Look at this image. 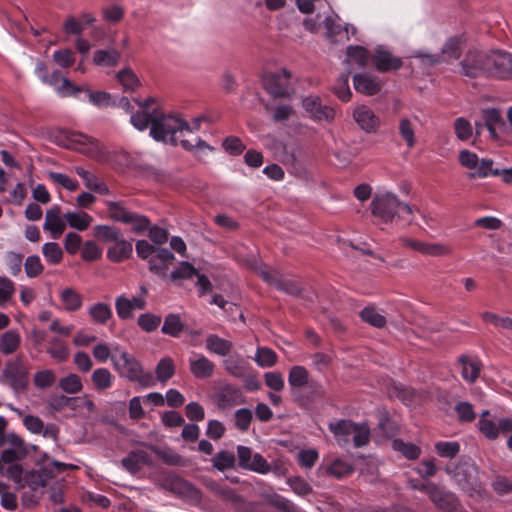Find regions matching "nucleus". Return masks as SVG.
Listing matches in <instances>:
<instances>
[{"label": "nucleus", "mask_w": 512, "mask_h": 512, "mask_svg": "<svg viewBox=\"0 0 512 512\" xmlns=\"http://www.w3.org/2000/svg\"><path fill=\"white\" fill-rule=\"evenodd\" d=\"M329 429L337 443L345 447L352 440L356 447H361L369 442L370 430L366 424H356L350 420L331 422Z\"/></svg>", "instance_id": "7ed1b4c3"}, {"label": "nucleus", "mask_w": 512, "mask_h": 512, "mask_svg": "<svg viewBox=\"0 0 512 512\" xmlns=\"http://www.w3.org/2000/svg\"><path fill=\"white\" fill-rule=\"evenodd\" d=\"M173 490L179 494H182L186 497H188L191 500H198L199 499V492L198 490L193 487L188 482L182 480V479H176L173 484Z\"/></svg>", "instance_id": "338daca9"}, {"label": "nucleus", "mask_w": 512, "mask_h": 512, "mask_svg": "<svg viewBox=\"0 0 512 512\" xmlns=\"http://www.w3.org/2000/svg\"><path fill=\"white\" fill-rule=\"evenodd\" d=\"M106 206L108 209L109 217L118 222L126 224L131 211H129L122 202L119 201H107Z\"/></svg>", "instance_id": "ea45409f"}, {"label": "nucleus", "mask_w": 512, "mask_h": 512, "mask_svg": "<svg viewBox=\"0 0 512 512\" xmlns=\"http://www.w3.org/2000/svg\"><path fill=\"white\" fill-rule=\"evenodd\" d=\"M465 42L463 36H452L446 40L441 48V55L430 54L421 52L417 55V58L425 65H436L441 62V57L448 59H457L460 55L462 46Z\"/></svg>", "instance_id": "1a4fd4ad"}, {"label": "nucleus", "mask_w": 512, "mask_h": 512, "mask_svg": "<svg viewBox=\"0 0 512 512\" xmlns=\"http://www.w3.org/2000/svg\"><path fill=\"white\" fill-rule=\"evenodd\" d=\"M333 92L343 102L351 99L352 91L349 87V73L341 74L333 86Z\"/></svg>", "instance_id": "79ce46f5"}, {"label": "nucleus", "mask_w": 512, "mask_h": 512, "mask_svg": "<svg viewBox=\"0 0 512 512\" xmlns=\"http://www.w3.org/2000/svg\"><path fill=\"white\" fill-rule=\"evenodd\" d=\"M398 131H399V135L401 136L403 141L406 143L408 148H412L415 146V144L417 142L416 134H415V126L409 118L402 117L399 120Z\"/></svg>", "instance_id": "4c0bfd02"}, {"label": "nucleus", "mask_w": 512, "mask_h": 512, "mask_svg": "<svg viewBox=\"0 0 512 512\" xmlns=\"http://www.w3.org/2000/svg\"><path fill=\"white\" fill-rule=\"evenodd\" d=\"M459 365L461 366V375L464 380L474 382L479 377L480 365L476 360L461 357Z\"/></svg>", "instance_id": "58836bf2"}, {"label": "nucleus", "mask_w": 512, "mask_h": 512, "mask_svg": "<svg viewBox=\"0 0 512 512\" xmlns=\"http://www.w3.org/2000/svg\"><path fill=\"white\" fill-rule=\"evenodd\" d=\"M65 220L67 226L78 231L86 230L93 222L92 216L81 210L66 212Z\"/></svg>", "instance_id": "c85d7f7f"}, {"label": "nucleus", "mask_w": 512, "mask_h": 512, "mask_svg": "<svg viewBox=\"0 0 512 512\" xmlns=\"http://www.w3.org/2000/svg\"><path fill=\"white\" fill-rule=\"evenodd\" d=\"M459 73L468 78L489 77V52L469 50L460 62Z\"/></svg>", "instance_id": "423d86ee"}, {"label": "nucleus", "mask_w": 512, "mask_h": 512, "mask_svg": "<svg viewBox=\"0 0 512 512\" xmlns=\"http://www.w3.org/2000/svg\"><path fill=\"white\" fill-rule=\"evenodd\" d=\"M458 161L460 165L469 170L468 177L487 178L491 176L492 166L494 164L492 159L479 158L478 155L468 149H463L459 152Z\"/></svg>", "instance_id": "0eeeda50"}, {"label": "nucleus", "mask_w": 512, "mask_h": 512, "mask_svg": "<svg viewBox=\"0 0 512 512\" xmlns=\"http://www.w3.org/2000/svg\"><path fill=\"white\" fill-rule=\"evenodd\" d=\"M114 354L111 362L121 377H125L130 381H136L145 384L143 370L140 362L131 354L127 353L115 344Z\"/></svg>", "instance_id": "20e7f679"}, {"label": "nucleus", "mask_w": 512, "mask_h": 512, "mask_svg": "<svg viewBox=\"0 0 512 512\" xmlns=\"http://www.w3.org/2000/svg\"><path fill=\"white\" fill-rule=\"evenodd\" d=\"M309 382V373L303 366H293L289 371L288 383L293 390L302 389Z\"/></svg>", "instance_id": "e433bc0d"}, {"label": "nucleus", "mask_w": 512, "mask_h": 512, "mask_svg": "<svg viewBox=\"0 0 512 512\" xmlns=\"http://www.w3.org/2000/svg\"><path fill=\"white\" fill-rule=\"evenodd\" d=\"M360 315L364 322L374 327L381 328L386 324V318L374 307L364 308Z\"/></svg>", "instance_id": "49530a36"}, {"label": "nucleus", "mask_w": 512, "mask_h": 512, "mask_svg": "<svg viewBox=\"0 0 512 512\" xmlns=\"http://www.w3.org/2000/svg\"><path fill=\"white\" fill-rule=\"evenodd\" d=\"M452 252L450 245L442 242H423L421 253L427 256H445Z\"/></svg>", "instance_id": "09e8293b"}, {"label": "nucleus", "mask_w": 512, "mask_h": 512, "mask_svg": "<svg viewBox=\"0 0 512 512\" xmlns=\"http://www.w3.org/2000/svg\"><path fill=\"white\" fill-rule=\"evenodd\" d=\"M132 251V243L121 235L108 248L107 258L112 262L119 263L128 259L132 255Z\"/></svg>", "instance_id": "4be33fe9"}, {"label": "nucleus", "mask_w": 512, "mask_h": 512, "mask_svg": "<svg viewBox=\"0 0 512 512\" xmlns=\"http://www.w3.org/2000/svg\"><path fill=\"white\" fill-rule=\"evenodd\" d=\"M291 74L287 69L267 74L264 78V86L268 93L276 97L288 96L291 91Z\"/></svg>", "instance_id": "f8f14e48"}, {"label": "nucleus", "mask_w": 512, "mask_h": 512, "mask_svg": "<svg viewBox=\"0 0 512 512\" xmlns=\"http://www.w3.org/2000/svg\"><path fill=\"white\" fill-rule=\"evenodd\" d=\"M454 131L457 138L461 141H467L473 135V127L471 123L463 117H459L455 120Z\"/></svg>", "instance_id": "13d9d810"}, {"label": "nucleus", "mask_w": 512, "mask_h": 512, "mask_svg": "<svg viewBox=\"0 0 512 512\" xmlns=\"http://www.w3.org/2000/svg\"><path fill=\"white\" fill-rule=\"evenodd\" d=\"M205 347L210 353L226 356L232 349V343L216 334H210L206 338Z\"/></svg>", "instance_id": "7c9ffc66"}, {"label": "nucleus", "mask_w": 512, "mask_h": 512, "mask_svg": "<svg viewBox=\"0 0 512 512\" xmlns=\"http://www.w3.org/2000/svg\"><path fill=\"white\" fill-rule=\"evenodd\" d=\"M120 57L116 49H100L94 52L93 62L97 66L112 67L119 62Z\"/></svg>", "instance_id": "473e14b6"}, {"label": "nucleus", "mask_w": 512, "mask_h": 512, "mask_svg": "<svg viewBox=\"0 0 512 512\" xmlns=\"http://www.w3.org/2000/svg\"><path fill=\"white\" fill-rule=\"evenodd\" d=\"M373 61L376 69L380 72L397 70L401 67L402 61L394 56L386 47L377 46L374 50Z\"/></svg>", "instance_id": "a211bd4d"}, {"label": "nucleus", "mask_w": 512, "mask_h": 512, "mask_svg": "<svg viewBox=\"0 0 512 512\" xmlns=\"http://www.w3.org/2000/svg\"><path fill=\"white\" fill-rule=\"evenodd\" d=\"M174 373L175 367L171 358L165 357L159 361L156 368V376L159 381L166 382Z\"/></svg>", "instance_id": "6e6d98bb"}, {"label": "nucleus", "mask_w": 512, "mask_h": 512, "mask_svg": "<svg viewBox=\"0 0 512 512\" xmlns=\"http://www.w3.org/2000/svg\"><path fill=\"white\" fill-rule=\"evenodd\" d=\"M42 253L47 262L58 264L63 258V251L58 243L48 242L42 247Z\"/></svg>", "instance_id": "8fccbe9b"}, {"label": "nucleus", "mask_w": 512, "mask_h": 512, "mask_svg": "<svg viewBox=\"0 0 512 512\" xmlns=\"http://www.w3.org/2000/svg\"><path fill=\"white\" fill-rule=\"evenodd\" d=\"M371 60L369 51L363 46L351 45L346 50V62L348 65H356L358 68L366 67Z\"/></svg>", "instance_id": "a878e982"}, {"label": "nucleus", "mask_w": 512, "mask_h": 512, "mask_svg": "<svg viewBox=\"0 0 512 512\" xmlns=\"http://www.w3.org/2000/svg\"><path fill=\"white\" fill-rule=\"evenodd\" d=\"M80 87L82 88V92H86L89 102L94 106L102 108L110 106L112 104V96L110 93L105 91L92 92L84 86Z\"/></svg>", "instance_id": "a18cd8bd"}, {"label": "nucleus", "mask_w": 512, "mask_h": 512, "mask_svg": "<svg viewBox=\"0 0 512 512\" xmlns=\"http://www.w3.org/2000/svg\"><path fill=\"white\" fill-rule=\"evenodd\" d=\"M237 456L239 466L259 473L267 474L271 471V467L268 462L259 453H254L251 448L239 445L237 447Z\"/></svg>", "instance_id": "9b49d317"}, {"label": "nucleus", "mask_w": 512, "mask_h": 512, "mask_svg": "<svg viewBox=\"0 0 512 512\" xmlns=\"http://www.w3.org/2000/svg\"><path fill=\"white\" fill-rule=\"evenodd\" d=\"M48 177L55 184L62 186L68 191H75L78 188V182L65 174L58 172H49Z\"/></svg>", "instance_id": "774afa93"}, {"label": "nucleus", "mask_w": 512, "mask_h": 512, "mask_svg": "<svg viewBox=\"0 0 512 512\" xmlns=\"http://www.w3.org/2000/svg\"><path fill=\"white\" fill-rule=\"evenodd\" d=\"M115 77L125 92H133L140 86V80L131 68L120 70Z\"/></svg>", "instance_id": "72a5a7b5"}, {"label": "nucleus", "mask_w": 512, "mask_h": 512, "mask_svg": "<svg viewBox=\"0 0 512 512\" xmlns=\"http://www.w3.org/2000/svg\"><path fill=\"white\" fill-rule=\"evenodd\" d=\"M371 209L383 221H389L396 215L404 220H411L412 208L390 192L378 193L371 203Z\"/></svg>", "instance_id": "f03ea898"}, {"label": "nucleus", "mask_w": 512, "mask_h": 512, "mask_svg": "<svg viewBox=\"0 0 512 512\" xmlns=\"http://www.w3.org/2000/svg\"><path fill=\"white\" fill-rule=\"evenodd\" d=\"M435 449L439 456L452 458L460 451V445L456 441H440L435 444Z\"/></svg>", "instance_id": "e2e57ef3"}, {"label": "nucleus", "mask_w": 512, "mask_h": 512, "mask_svg": "<svg viewBox=\"0 0 512 512\" xmlns=\"http://www.w3.org/2000/svg\"><path fill=\"white\" fill-rule=\"evenodd\" d=\"M103 19L109 23L120 22L125 14V10L122 6L117 4H111L103 8L102 10Z\"/></svg>", "instance_id": "69168bd1"}, {"label": "nucleus", "mask_w": 512, "mask_h": 512, "mask_svg": "<svg viewBox=\"0 0 512 512\" xmlns=\"http://www.w3.org/2000/svg\"><path fill=\"white\" fill-rule=\"evenodd\" d=\"M184 324L176 314H169L164 320L162 332L173 337H177L183 330Z\"/></svg>", "instance_id": "de8ad7c7"}, {"label": "nucleus", "mask_w": 512, "mask_h": 512, "mask_svg": "<svg viewBox=\"0 0 512 512\" xmlns=\"http://www.w3.org/2000/svg\"><path fill=\"white\" fill-rule=\"evenodd\" d=\"M115 309L120 319L126 320L133 317L134 309L132 308L131 303L129 302V298H127L124 295H121L116 298Z\"/></svg>", "instance_id": "0e129e2a"}, {"label": "nucleus", "mask_w": 512, "mask_h": 512, "mask_svg": "<svg viewBox=\"0 0 512 512\" xmlns=\"http://www.w3.org/2000/svg\"><path fill=\"white\" fill-rule=\"evenodd\" d=\"M3 376L15 393L24 391L28 385V371L20 359L7 362L3 370Z\"/></svg>", "instance_id": "ddd939ff"}, {"label": "nucleus", "mask_w": 512, "mask_h": 512, "mask_svg": "<svg viewBox=\"0 0 512 512\" xmlns=\"http://www.w3.org/2000/svg\"><path fill=\"white\" fill-rule=\"evenodd\" d=\"M49 78L55 82V85L52 86L55 88L56 92L63 97H78L82 92V88L80 86H76L67 78L61 77L58 71H54L49 75Z\"/></svg>", "instance_id": "b1692460"}, {"label": "nucleus", "mask_w": 512, "mask_h": 512, "mask_svg": "<svg viewBox=\"0 0 512 512\" xmlns=\"http://www.w3.org/2000/svg\"><path fill=\"white\" fill-rule=\"evenodd\" d=\"M67 226L65 214H61L59 206H53L47 210L43 229L49 231L53 239H58Z\"/></svg>", "instance_id": "f3484780"}, {"label": "nucleus", "mask_w": 512, "mask_h": 512, "mask_svg": "<svg viewBox=\"0 0 512 512\" xmlns=\"http://www.w3.org/2000/svg\"><path fill=\"white\" fill-rule=\"evenodd\" d=\"M445 471L466 492L472 495L480 491L477 467L470 461H462L459 464H448Z\"/></svg>", "instance_id": "39448f33"}, {"label": "nucleus", "mask_w": 512, "mask_h": 512, "mask_svg": "<svg viewBox=\"0 0 512 512\" xmlns=\"http://www.w3.org/2000/svg\"><path fill=\"white\" fill-rule=\"evenodd\" d=\"M47 354L56 362H65L70 356V349L59 338H53L47 348Z\"/></svg>", "instance_id": "c9c22d12"}, {"label": "nucleus", "mask_w": 512, "mask_h": 512, "mask_svg": "<svg viewBox=\"0 0 512 512\" xmlns=\"http://www.w3.org/2000/svg\"><path fill=\"white\" fill-rule=\"evenodd\" d=\"M53 62L61 68H68L75 63V53L70 49H59L52 55Z\"/></svg>", "instance_id": "3c124183"}, {"label": "nucleus", "mask_w": 512, "mask_h": 512, "mask_svg": "<svg viewBox=\"0 0 512 512\" xmlns=\"http://www.w3.org/2000/svg\"><path fill=\"white\" fill-rule=\"evenodd\" d=\"M212 462L215 468L223 471L226 469H230L234 466L235 457L234 454L231 452L221 451L213 457Z\"/></svg>", "instance_id": "680f3d73"}, {"label": "nucleus", "mask_w": 512, "mask_h": 512, "mask_svg": "<svg viewBox=\"0 0 512 512\" xmlns=\"http://www.w3.org/2000/svg\"><path fill=\"white\" fill-rule=\"evenodd\" d=\"M56 380V375L51 369H43L34 374L33 382L37 388L45 389L51 387Z\"/></svg>", "instance_id": "864d4df0"}, {"label": "nucleus", "mask_w": 512, "mask_h": 512, "mask_svg": "<svg viewBox=\"0 0 512 512\" xmlns=\"http://www.w3.org/2000/svg\"><path fill=\"white\" fill-rule=\"evenodd\" d=\"M189 367L191 373L200 379L209 378L213 375L215 365L202 354L192 353L189 358Z\"/></svg>", "instance_id": "aec40b11"}, {"label": "nucleus", "mask_w": 512, "mask_h": 512, "mask_svg": "<svg viewBox=\"0 0 512 512\" xmlns=\"http://www.w3.org/2000/svg\"><path fill=\"white\" fill-rule=\"evenodd\" d=\"M240 403H242V394L237 387L227 385L217 395V404L220 408H231Z\"/></svg>", "instance_id": "393cba45"}, {"label": "nucleus", "mask_w": 512, "mask_h": 512, "mask_svg": "<svg viewBox=\"0 0 512 512\" xmlns=\"http://www.w3.org/2000/svg\"><path fill=\"white\" fill-rule=\"evenodd\" d=\"M139 111L130 116V123L139 131H144L150 125V136L166 144H180L186 150L212 151L213 148L199 137L192 141L185 138L187 122L174 114H166L158 108L151 107L153 98L143 102L136 100Z\"/></svg>", "instance_id": "f257e3e1"}, {"label": "nucleus", "mask_w": 512, "mask_h": 512, "mask_svg": "<svg viewBox=\"0 0 512 512\" xmlns=\"http://www.w3.org/2000/svg\"><path fill=\"white\" fill-rule=\"evenodd\" d=\"M489 77L506 80L512 78V54L502 50L489 52Z\"/></svg>", "instance_id": "9d476101"}, {"label": "nucleus", "mask_w": 512, "mask_h": 512, "mask_svg": "<svg viewBox=\"0 0 512 512\" xmlns=\"http://www.w3.org/2000/svg\"><path fill=\"white\" fill-rule=\"evenodd\" d=\"M91 321L98 325H105L112 318V309L109 304L97 302L87 309Z\"/></svg>", "instance_id": "cd10ccee"}, {"label": "nucleus", "mask_w": 512, "mask_h": 512, "mask_svg": "<svg viewBox=\"0 0 512 512\" xmlns=\"http://www.w3.org/2000/svg\"><path fill=\"white\" fill-rule=\"evenodd\" d=\"M71 143L74 149H77L83 153H89L95 148V141L83 134H72Z\"/></svg>", "instance_id": "bf43d9fd"}, {"label": "nucleus", "mask_w": 512, "mask_h": 512, "mask_svg": "<svg viewBox=\"0 0 512 512\" xmlns=\"http://www.w3.org/2000/svg\"><path fill=\"white\" fill-rule=\"evenodd\" d=\"M427 494L429 495L431 501L444 511H451L455 507V496L451 493L443 491L431 482H429V490H427Z\"/></svg>", "instance_id": "5701e85b"}, {"label": "nucleus", "mask_w": 512, "mask_h": 512, "mask_svg": "<svg viewBox=\"0 0 512 512\" xmlns=\"http://www.w3.org/2000/svg\"><path fill=\"white\" fill-rule=\"evenodd\" d=\"M59 387L68 394L79 393L82 388V380L79 375L70 373L59 380Z\"/></svg>", "instance_id": "a19ab883"}, {"label": "nucleus", "mask_w": 512, "mask_h": 512, "mask_svg": "<svg viewBox=\"0 0 512 512\" xmlns=\"http://www.w3.org/2000/svg\"><path fill=\"white\" fill-rule=\"evenodd\" d=\"M197 275V271L193 265L188 262H182L175 270L169 275L172 281L191 279Z\"/></svg>", "instance_id": "4d7b16f0"}, {"label": "nucleus", "mask_w": 512, "mask_h": 512, "mask_svg": "<svg viewBox=\"0 0 512 512\" xmlns=\"http://www.w3.org/2000/svg\"><path fill=\"white\" fill-rule=\"evenodd\" d=\"M160 248L161 247L159 246L150 244L147 240H138L135 245L138 257L146 260L147 263L151 260V258H153L154 254H156Z\"/></svg>", "instance_id": "052dcab7"}, {"label": "nucleus", "mask_w": 512, "mask_h": 512, "mask_svg": "<svg viewBox=\"0 0 512 512\" xmlns=\"http://www.w3.org/2000/svg\"><path fill=\"white\" fill-rule=\"evenodd\" d=\"M20 343L21 336L17 331H6L0 338V351L5 355L12 354L18 350Z\"/></svg>", "instance_id": "f704fd0d"}, {"label": "nucleus", "mask_w": 512, "mask_h": 512, "mask_svg": "<svg viewBox=\"0 0 512 512\" xmlns=\"http://www.w3.org/2000/svg\"><path fill=\"white\" fill-rule=\"evenodd\" d=\"M394 450L400 452L407 459L413 460L419 457L420 448L411 443H405L402 440L395 439L392 442Z\"/></svg>", "instance_id": "603ef678"}, {"label": "nucleus", "mask_w": 512, "mask_h": 512, "mask_svg": "<svg viewBox=\"0 0 512 512\" xmlns=\"http://www.w3.org/2000/svg\"><path fill=\"white\" fill-rule=\"evenodd\" d=\"M324 25L327 30L328 36L335 42L349 39V34H355L356 29L353 25L345 24L344 26L338 23V17H327L324 20Z\"/></svg>", "instance_id": "412c9836"}, {"label": "nucleus", "mask_w": 512, "mask_h": 512, "mask_svg": "<svg viewBox=\"0 0 512 512\" xmlns=\"http://www.w3.org/2000/svg\"><path fill=\"white\" fill-rule=\"evenodd\" d=\"M60 300L63 309L67 312H75L83 305V296L77 290L66 287L60 292Z\"/></svg>", "instance_id": "bb28decb"}, {"label": "nucleus", "mask_w": 512, "mask_h": 512, "mask_svg": "<svg viewBox=\"0 0 512 512\" xmlns=\"http://www.w3.org/2000/svg\"><path fill=\"white\" fill-rule=\"evenodd\" d=\"M353 119L366 133H374L380 126V118L366 105H358L353 110Z\"/></svg>", "instance_id": "4468645a"}, {"label": "nucleus", "mask_w": 512, "mask_h": 512, "mask_svg": "<svg viewBox=\"0 0 512 512\" xmlns=\"http://www.w3.org/2000/svg\"><path fill=\"white\" fill-rule=\"evenodd\" d=\"M224 367L228 373L237 377L244 378L247 374V365L240 357H230L224 361Z\"/></svg>", "instance_id": "37998d69"}, {"label": "nucleus", "mask_w": 512, "mask_h": 512, "mask_svg": "<svg viewBox=\"0 0 512 512\" xmlns=\"http://www.w3.org/2000/svg\"><path fill=\"white\" fill-rule=\"evenodd\" d=\"M478 428L486 438L494 440L500 434L512 431V418H499L485 410L480 414Z\"/></svg>", "instance_id": "6e6552de"}, {"label": "nucleus", "mask_w": 512, "mask_h": 512, "mask_svg": "<svg viewBox=\"0 0 512 512\" xmlns=\"http://www.w3.org/2000/svg\"><path fill=\"white\" fill-rule=\"evenodd\" d=\"M115 377L107 368H98L93 371L91 381L97 391H105L113 386Z\"/></svg>", "instance_id": "2f4dec72"}, {"label": "nucleus", "mask_w": 512, "mask_h": 512, "mask_svg": "<svg viewBox=\"0 0 512 512\" xmlns=\"http://www.w3.org/2000/svg\"><path fill=\"white\" fill-rule=\"evenodd\" d=\"M303 108L311 118L317 121H331L334 119L335 111L333 108L323 105L317 96H308L303 99Z\"/></svg>", "instance_id": "2eb2a0df"}, {"label": "nucleus", "mask_w": 512, "mask_h": 512, "mask_svg": "<svg viewBox=\"0 0 512 512\" xmlns=\"http://www.w3.org/2000/svg\"><path fill=\"white\" fill-rule=\"evenodd\" d=\"M94 235L104 242H114L122 235L119 229L108 225H97L94 227Z\"/></svg>", "instance_id": "5fc2aeb1"}, {"label": "nucleus", "mask_w": 512, "mask_h": 512, "mask_svg": "<svg viewBox=\"0 0 512 512\" xmlns=\"http://www.w3.org/2000/svg\"><path fill=\"white\" fill-rule=\"evenodd\" d=\"M254 360L259 367L268 368L272 367L277 362V355L270 348L258 347Z\"/></svg>", "instance_id": "c03bdc74"}, {"label": "nucleus", "mask_w": 512, "mask_h": 512, "mask_svg": "<svg viewBox=\"0 0 512 512\" xmlns=\"http://www.w3.org/2000/svg\"><path fill=\"white\" fill-rule=\"evenodd\" d=\"M353 85L357 92L367 96L378 94L382 89L381 80L368 73H357L353 76Z\"/></svg>", "instance_id": "6ab92c4d"}, {"label": "nucleus", "mask_w": 512, "mask_h": 512, "mask_svg": "<svg viewBox=\"0 0 512 512\" xmlns=\"http://www.w3.org/2000/svg\"><path fill=\"white\" fill-rule=\"evenodd\" d=\"M352 465L342 459H334L330 463L323 464L319 467L318 471L324 474H329L336 478H342L352 472Z\"/></svg>", "instance_id": "c756f323"}, {"label": "nucleus", "mask_w": 512, "mask_h": 512, "mask_svg": "<svg viewBox=\"0 0 512 512\" xmlns=\"http://www.w3.org/2000/svg\"><path fill=\"white\" fill-rule=\"evenodd\" d=\"M175 257L167 248H160L148 262L149 271L162 279H168V269Z\"/></svg>", "instance_id": "dca6fc26"}]
</instances>
